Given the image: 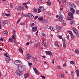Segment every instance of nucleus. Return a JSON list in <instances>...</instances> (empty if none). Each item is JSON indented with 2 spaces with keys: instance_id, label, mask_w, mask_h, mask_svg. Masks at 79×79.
<instances>
[{
  "instance_id": "1",
  "label": "nucleus",
  "mask_w": 79,
  "mask_h": 79,
  "mask_svg": "<svg viewBox=\"0 0 79 79\" xmlns=\"http://www.w3.org/2000/svg\"><path fill=\"white\" fill-rule=\"evenodd\" d=\"M18 71H23L24 70V67L23 65H19L17 67Z\"/></svg>"
},
{
  "instance_id": "2",
  "label": "nucleus",
  "mask_w": 79,
  "mask_h": 79,
  "mask_svg": "<svg viewBox=\"0 0 79 79\" xmlns=\"http://www.w3.org/2000/svg\"><path fill=\"white\" fill-rule=\"evenodd\" d=\"M18 71H23L24 70V67L23 65H19L17 67Z\"/></svg>"
},
{
  "instance_id": "3",
  "label": "nucleus",
  "mask_w": 79,
  "mask_h": 79,
  "mask_svg": "<svg viewBox=\"0 0 79 79\" xmlns=\"http://www.w3.org/2000/svg\"><path fill=\"white\" fill-rule=\"evenodd\" d=\"M14 63L17 66H19L21 64V62L19 60H17L14 62Z\"/></svg>"
},
{
  "instance_id": "4",
  "label": "nucleus",
  "mask_w": 79,
  "mask_h": 79,
  "mask_svg": "<svg viewBox=\"0 0 79 79\" xmlns=\"http://www.w3.org/2000/svg\"><path fill=\"white\" fill-rule=\"evenodd\" d=\"M22 71L20 70H17L15 72V73L17 76H22Z\"/></svg>"
},
{
  "instance_id": "5",
  "label": "nucleus",
  "mask_w": 79,
  "mask_h": 79,
  "mask_svg": "<svg viewBox=\"0 0 79 79\" xmlns=\"http://www.w3.org/2000/svg\"><path fill=\"white\" fill-rule=\"evenodd\" d=\"M10 60H11V59L9 56H7L6 57V61L7 63H8Z\"/></svg>"
},
{
  "instance_id": "6",
  "label": "nucleus",
  "mask_w": 79,
  "mask_h": 79,
  "mask_svg": "<svg viewBox=\"0 0 79 79\" xmlns=\"http://www.w3.org/2000/svg\"><path fill=\"white\" fill-rule=\"evenodd\" d=\"M59 19L60 22H63L64 21L63 19V16L62 15H60L59 17Z\"/></svg>"
},
{
  "instance_id": "7",
  "label": "nucleus",
  "mask_w": 79,
  "mask_h": 79,
  "mask_svg": "<svg viewBox=\"0 0 79 79\" xmlns=\"http://www.w3.org/2000/svg\"><path fill=\"white\" fill-rule=\"evenodd\" d=\"M74 33H75L76 35H77V37H79V34H78V31L77 30H73Z\"/></svg>"
},
{
  "instance_id": "8",
  "label": "nucleus",
  "mask_w": 79,
  "mask_h": 79,
  "mask_svg": "<svg viewBox=\"0 0 79 79\" xmlns=\"http://www.w3.org/2000/svg\"><path fill=\"white\" fill-rule=\"evenodd\" d=\"M28 17H29V18H34V15H33L31 13H28Z\"/></svg>"
},
{
  "instance_id": "9",
  "label": "nucleus",
  "mask_w": 79,
  "mask_h": 79,
  "mask_svg": "<svg viewBox=\"0 0 79 79\" xmlns=\"http://www.w3.org/2000/svg\"><path fill=\"white\" fill-rule=\"evenodd\" d=\"M33 70L34 71L35 73L36 74H39V72H38V71L36 69V68H33Z\"/></svg>"
},
{
  "instance_id": "10",
  "label": "nucleus",
  "mask_w": 79,
  "mask_h": 79,
  "mask_svg": "<svg viewBox=\"0 0 79 79\" xmlns=\"http://www.w3.org/2000/svg\"><path fill=\"white\" fill-rule=\"evenodd\" d=\"M2 23H4L6 24H10V23L8 22V21L6 20H3Z\"/></svg>"
},
{
  "instance_id": "11",
  "label": "nucleus",
  "mask_w": 79,
  "mask_h": 79,
  "mask_svg": "<svg viewBox=\"0 0 79 79\" xmlns=\"http://www.w3.org/2000/svg\"><path fill=\"white\" fill-rule=\"evenodd\" d=\"M46 53L47 54V55H49L50 56H52V53L50 51H46Z\"/></svg>"
},
{
  "instance_id": "12",
  "label": "nucleus",
  "mask_w": 79,
  "mask_h": 79,
  "mask_svg": "<svg viewBox=\"0 0 79 79\" xmlns=\"http://www.w3.org/2000/svg\"><path fill=\"white\" fill-rule=\"evenodd\" d=\"M56 29H58V30H61V27L59 26H57L56 27Z\"/></svg>"
},
{
  "instance_id": "13",
  "label": "nucleus",
  "mask_w": 79,
  "mask_h": 79,
  "mask_svg": "<svg viewBox=\"0 0 79 79\" xmlns=\"http://www.w3.org/2000/svg\"><path fill=\"white\" fill-rule=\"evenodd\" d=\"M16 37V35L13 34L12 35V39H13L14 40H15Z\"/></svg>"
},
{
  "instance_id": "14",
  "label": "nucleus",
  "mask_w": 79,
  "mask_h": 79,
  "mask_svg": "<svg viewBox=\"0 0 79 79\" xmlns=\"http://www.w3.org/2000/svg\"><path fill=\"white\" fill-rule=\"evenodd\" d=\"M39 8L40 9V10H41V11L44 10V7L42 6H40L39 7Z\"/></svg>"
},
{
  "instance_id": "15",
  "label": "nucleus",
  "mask_w": 79,
  "mask_h": 79,
  "mask_svg": "<svg viewBox=\"0 0 79 79\" xmlns=\"http://www.w3.org/2000/svg\"><path fill=\"white\" fill-rule=\"evenodd\" d=\"M73 18H74V17H73V16H71L69 17H68L67 19L68 20H71V19H73Z\"/></svg>"
},
{
  "instance_id": "16",
  "label": "nucleus",
  "mask_w": 79,
  "mask_h": 79,
  "mask_svg": "<svg viewBox=\"0 0 79 79\" xmlns=\"http://www.w3.org/2000/svg\"><path fill=\"white\" fill-rule=\"evenodd\" d=\"M70 10L71 11H72V13H75V10L73 8L70 7Z\"/></svg>"
},
{
  "instance_id": "17",
  "label": "nucleus",
  "mask_w": 79,
  "mask_h": 79,
  "mask_svg": "<svg viewBox=\"0 0 79 79\" xmlns=\"http://www.w3.org/2000/svg\"><path fill=\"white\" fill-rule=\"evenodd\" d=\"M44 19V18L42 17H39L38 19V20H39V21H42V20H43Z\"/></svg>"
},
{
  "instance_id": "18",
  "label": "nucleus",
  "mask_w": 79,
  "mask_h": 79,
  "mask_svg": "<svg viewBox=\"0 0 79 79\" xmlns=\"http://www.w3.org/2000/svg\"><path fill=\"white\" fill-rule=\"evenodd\" d=\"M18 9L19 10H20V11H21V10H23L24 8L21 6H19L18 7Z\"/></svg>"
},
{
  "instance_id": "19",
  "label": "nucleus",
  "mask_w": 79,
  "mask_h": 79,
  "mask_svg": "<svg viewBox=\"0 0 79 79\" xmlns=\"http://www.w3.org/2000/svg\"><path fill=\"white\" fill-rule=\"evenodd\" d=\"M28 75H28V73H27L25 74L24 75V77L25 79H26V78H27V77H28Z\"/></svg>"
},
{
  "instance_id": "20",
  "label": "nucleus",
  "mask_w": 79,
  "mask_h": 79,
  "mask_svg": "<svg viewBox=\"0 0 79 79\" xmlns=\"http://www.w3.org/2000/svg\"><path fill=\"white\" fill-rule=\"evenodd\" d=\"M68 16H73V13H71L70 12H69L68 14Z\"/></svg>"
},
{
  "instance_id": "21",
  "label": "nucleus",
  "mask_w": 79,
  "mask_h": 79,
  "mask_svg": "<svg viewBox=\"0 0 79 79\" xmlns=\"http://www.w3.org/2000/svg\"><path fill=\"white\" fill-rule=\"evenodd\" d=\"M9 41L10 42H12L13 41V40L12 39V38H9Z\"/></svg>"
},
{
  "instance_id": "22",
  "label": "nucleus",
  "mask_w": 79,
  "mask_h": 79,
  "mask_svg": "<svg viewBox=\"0 0 79 79\" xmlns=\"http://www.w3.org/2000/svg\"><path fill=\"white\" fill-rule=\"evenodd\" d=\"M19 51L21 53H23V51L22 49L21 48H19Z\"/></svg>"
},
{
  "instance_id": "23",
  "label": "nucleus",
  "mask_w": 79,
  "mask_h": 79,
  "mask_svg": "<svg viewBox=\"0 0 79 79\" xmlns=\"http://www.w3.org/2000/svg\"><path fill=\"white\" fill-rule=\"evenodd\" d=\"M32 58H33V60H34V61H37V59L35 57H32Z\"/></svg>"
},
{
  "instance_id": "24",
  "label": "nucleus",
  "mask_w": 79,
  "mask_h": 79,
  "mask_svg": "<svg viewBox=\"0 0 79 79\" xmlns=\"http://www.w3.org/2000/svg\"><path fill=\"white\" fill-rule=\"evenodd\" d=\"M55 45H56V46L58 48H59V47H60L59 45H58V42H56Z\"/></svg>"
},
{
  "instance_id": "25",
  "label": "nucleus",
  "mask_w": 79,
  "mask_h": 79,
  "mask_svg": "<svg viewBox=\"0 0 79 79\" xmlns=\"http://www.w3.org/2000/svg\"><path fill=\"white\" fill-rule=\"evenodd\" d=\"M68 4H69V6H71L72 7H73V4H71L70 2H69L68 3Z\"/></svg>"
},
{
  "instance_id": "26",
  "label": "nucleus",
  "mask_w": 79,
  "mask_h": 79,
  "mask_svg": "<svg viewBox=\"0 0 79 79\" xmlns=\"http://www.w3.org/2000/svg\"><path fill=\"white\" fill-rule=\"evenodd\" d=\"M32 29V30H37V27H33Z\"/></svg>"
},
{
  "instance_id": "27",
  "label": "nucleus",
  "mask_w": 79,
  "mask_h": 79,
  "mask_svg": "<svg viewBox=\"0 0 79 79\" xmlns=\"http://www.w3.org/2000/svg\"><path fill=\"white\" fill-rule=\"evenodd\" d=\"M46 3L48 5H49V6H50V5H51V2L49 1L47 2Z\"/></svg>"
},
{
  "instance_id": "28",
  "label": "nucleus",
  "mask_w": 79,
  "mask_h": 79,
  "mask_svg": "<svg viewBox=\"0 0 79 79\" xmlns=\"http://www.w3.org/2000/svg\"><path fill=\"white\" fill-rule=\"evenodd\" d=\"M50 29V30H55V29H54V28L50 26L49 27Z\"/></svg>"
},
{
  "instance_id": "29",
  "label": "nucleus",
  "mask_w": 79,
  "mask_h": 79,
  "mask_svg": "<svg viewBox=\"0 0 79 79\" xmlns=\"http://www.w3.org/2000/svg\"><path fill=\"white\" fill-rule=\"evenodd\" d=\"M75 52L76 53H79V50L78 49H76L75 50Z\"/></svg>"
},
{
  "instance_id": "30",
  "label": "nucleus",
  "mask_w": 79,
  "mask_h": 79,
  "mask_svg": "<svg viewBox=\"0 0 79 79\" xmlns=\"http://www.w3.org/2000/svg\"><path fill=\"white\" fill-rule=\"evenodd\" d=\"M34 25H35V24H34V23H32L30 25V26L31 27H33V26H34Z\"/></svg>"
},
{
  "instance_id": "31",
  "label": "nucleus",
  "mask_w": 79,
  "mask_h": 79,
  "mask_svg": "<svg viewBox=\"0 0 79 79\" xmlns=\"http://www.w3.org/2000/svg\"><path fill=\"white\" fill-rule=\"evenodd\" d=\"M71 37L72 38V39H74V36L73 35V34H71V35H70Z\"/></svg>"
},
{
  "instance_id": "32",
  "label": "nucleus",
  "mask_w": 79,
  "mask_h": 79,
  "mask_svg": "<svg viewBox=\"0 0 79 79\" xmlns=\"http://www.w3.org/2000/svg\"><path fill=\"white\" fill-rule=\"evenodd\" d=\"M62 1L64 5H66V1L65 0H62Z\"/></svg>"
},
{
  "instance_id": "33",
  "label": "nucleus",
  "mask_w": 79,
  "mask_h": 79,
  "mask_svg": "<svg viewBox=\"0 0 79 79\" xmlns=\"http://www.w3.org/2000/svg\"><path fill=\"white\" fill-rule=\"evenodd\" d=\"M70 63L71 64H75V62H74L73 61H71L70 62Z\"/></svg>"
},
{
  "instance_id": "34",
  "label": "nucleus",
  "mask_w": 79,
  "mask_h": 79,
  "mask_svg": "<svg viewBox=\"0 0 79 79\" xmlns=\"http://www.w3.org/2000/svg\"><path fill=\"white\" fill-rule=\"evenodd\" d=\"M66 44H65V43H64L63 44V46L64 47V48H66Z\"/></svg>"
},
{
  "instance_id": "35",
  "label": "nucleus",
  "mask_w": 79,
  "mask_h": 79,
  "mask_svg": "<svg viewBox=\"0 0 79 79\" xmlns=\"http://www.w3.org/2000/svg\"><path fill=\"white\" fill-rule=\"evenodd\" d=\"M42 36H43V37H45L46 36V35L44 33H42L41 34Z\"/></svg>"
},
{
  "instance_id": "36",
  "label": "nucleus",
  "mask_w": 79,
  "mask_h": 79,
  "mask_svg": "<svg viewBox=\"0 0 79 79\" xmlns=\"http://www.w3.org/2000/svg\"><path fill=\"white\" fill-rule=\"evenodd\" d=\"M58 37L60 39H63V37H62V36H61V35H58Z\"/></svg>"
},
{
  "instance_id": "37",
  "label": "nucleus",
  "mask_w": 79,
  "mask_h": 79,
  "mask_svg": "<svg viewBox=\"0 0 79 79\" xmlns=\"http://www.w3.org/2000/svg\"><path fill=\"white\" fill-rule=\"evenodd\" d=\"M27 56H28V57H29V58L31 57V55H30L29 54H27Z\"/></svg>"
},
{
  "instance_id": "38",
  "label": "nucleus",
  "mask_w": 79,
  "mask_h": 79,
  "mask_svg": "<svg viewBox=\"0 0 79 79\" xmlns=\"http://www.w3.org/2000/svg\"><path fill=\"white\" fill-rule=\"evenodd\" d=\"M67 32H69V34H70V35H71V34H73V33L72 32H71V31H68Z\"/></svg>"
},
{
  "instance_id": "39",
  "label": "nucleus",
  "mask_w": 79,
  "mask_h": 79,
  "mask_svg": "<svg viewBox=\"0 0 79 79\" xmlns=\"http://www.w3.org/2000/svg\"><path fill=\"white\" fill-rule=\"evenodd\" d=\"M43 22L44 23H47V21L46 20L44 19L43 20Z\"/></svg>"
},
{
  "instance_id": "40",
  "label": "nucleus",
  "mask_w": 79,
  "mask_h": 79,
  "mask_svg": "<svg viewBox=\"0 0 79 79\" xmlns=\"http://www.w3.org/2000/svg\"><path fill=\"white\" fill-rule=\"evenodd\" d=\"M13 6V4L12 3H10V6L11 7V8H12V7Z\"/></svg>"
},
{
  "instance_id": "41",
  "label": "nucleus",
  "mask_w": 79,
  "mask_h": 79,
  "mask_svg": "<svg viewBox=\"0 0 79 79\" xmlns=\"http://www.w3.org/2000/svg\"><path fill=\"white\" fill-rule=\"evenodd\" d=\"M33 10L35 12H37V9L35 8H34Z\"/></svg>"
},
{
  "instance_id": "42",
  "label": "nucleus",
  "mask_w": 79,
  "mask_h": 79,
  "mask_svg": "<svg viewBox=\"0 0 79 79\" xmlns=\"http://www.w3.org/2000/svg\"><path fill=\"white\" fill-rule=\"evenodd\" d=\"M40 12H41V10H40V9H38V13H40Z\"/></svg>"
},
{
  "instance_id": "43",
  "label": "nucleus",
  "mask_w": 79,
  "mask_h": 79,
  "mask_svg": "<svg viewBox=\"0 0 79 79\" xmlns=\"http://www.w3.org/2000/svg\"><path fill=\"white\" fill-rule=\"evenodd\" d=\"M76 13L78 14V15H79V10H77V11H76Z\"/></svg>"
},
{
  "instance_id": "44",
  "label": "nucleus",
  "mask_w": 79,
  "mask_h": 79,
  "mask_svg": "<svg viewBox=\"0 0 79 79\" xmlns=\"http://www.w3.org/2000/svg\"><path fill=\"white\" fill-rule=\"evenodd\" d=\"M73 23H74V21L73 20H72L71 21H70V23L71 24H73Z\"/></svg>"
},
{
  "instance_id": "45",
  "label": "nucleus",
  "mask_w": 79,
  "mask_h": 79,
  "mask_svg": "<svg viewBox=\"0 0 79 79\" xmlns=\"http://www.w3.org/2000/svg\"><path fill=\"white\" fill-rule=\"evenodd\" d=\"M37 18H38V16H35L34 18L35 20H36V19H37Z\"/></svg>"
},
{
  "instance_id": "46",
  "label": "nucleus",
  "mask_w": 79,
  "mask_h": 79,
  "mask_svg": "<svg viewBox=\"0 0 79 79\" xmlns=\"http://www.w3.org/2000/svg\"><path fill=\"white\" fill-rule=\"evenodd\" d=\"M6 16H10V14H5Z\"/></svg>"
},
{
  "instance_id": "47",
  "label": "nucleus",
  "mask_w": 79,
  "mask_h": 79,
  "mask_svg": "<svg viewBox=\"0 0 79 79\" xmlns=\"http://www.w3.org/2000/svg\"><path fill=\"white\" fill-rule=\"evenodd\" d=\"M29 66H31V65H32V63H28Z\"/></svg>"
},
{
  "instance_id": "48",
  "label": "nucleus",
  "mask_w": 79,
  "mask_h": 79,
  "mask_svg": "<svg viewBox=\"0 0 79 79\" xmlns=\"http://www.w3.org/2000/svg\"><path fill=\"white\" fill-rule=\"evenodd\" d=\"M22 17H24V16H25V14H22V16H21Z\"/></svg>"
},
{
  "instance_id": "49",
  "label": "nucleus",
  "mask_w": 79,
  "mask_h": 79,
  "mask_svg": "<svg viewBox=\"0 0 79 79\" xmlns=\"http://www.w3.org/2000/svg\"><path fill=\"white\" fill-rule=\"evenodd\" d=\"M16 34V31L15 30H14L13 31V35H15Z\"/></svg>"
},
{
  "instance_id": "50",
  "label": "nucleus",
  "mask_w": 79,
  "mask_h": 79,
  "mask_svg": "<svg viewBox=\"0 0 79 79\" xmlns=\"http://www.w3.org/2000/svg\"><path fill=\"white\" fill-rule=\"evenodd\" d=\"M0 40L3 42V39L2 38H1V39H0Z\"/></svg>"
},
{
  "instance_id": "51",
  "label": "nucleus",
  "mask_w": 79,
  "mask_h": 79,
  "mask_svg": "<svg viewBox=\"0 0 79 79\" xmlns=\"http://www.w3.org/2000/svg\"><path fill=\"white\" fill-rule=\"evenodd\" d=\"M76 73H79V70L77 69L76 71Z\"/></svg>"
},
{
  "instance_id": "52",
  "label": "nucleus",
  "mask_w": 79,
  "mask_h": 79,
  "mask_svg": "<svg viewBox=\"0 0 79 79\" xmlns=\"http://www.w3.org/2000/svg\"><path fill=\"white\" fill-rule=\"evenodd\" d=\"M4 34H8V32L7 31H4Z\"/></svg>"
},
{
  "instance_id": "53",
  "label": "nucleus",
  "mask_w": 79,
  "mask_h": 79,
  "mask_svg": "<svg viewBox=\"0 0 79 79\" xmlns=\"http://www.w3.org/2000/svg\"><path fill=\"white\" fill-rule=\"evenodd\" d=\"M13 42L14 44H18V42H17L16 41H14Z\"/></svg>"
},
{
  "instance_id": "54",
  "label": "nucleus",
  "mask_w": 79,
  "mask_h": 79,
  "mask_svg": "<svg viewBox=\"0 0 79 79\" xmlns=\"http://www.w3.org/2000/svg\"><path fill=\"white\" fill-rule=\"evenodd\" d=\"M62 41L63 42H66V40H65L64 39H62Z\"/></svg>"
},
{
  "instance_id": "55",
  "label": "nucleus",
  "mask_w": 79,
  "mask_h": 79,
  "mask_svg": "<svg viewBox=\"0 0 79 79\" xmlns=\"http://www.w3.org/2000/svg\"><path fill=\"white\" fill-rule=\"evenodd\" d=\"M61 76L62 78H63V77H64V75H63V74H62L61 75Z\"/></svg>"
},
{
  "instance_id": "56",
  "label": "nucleus",
  "mask_w": 79,
  "mask_h": 79,
  "mask_svg": "<svg viewBox=\"0 0 79 79\" xmlns=\"http://www.w3.org/2000/svg\"><path fill=\"white\" fill-rule=\"evenodd\" d=\"M2 16H3V17H5V16L6 15L5 14H2Z\"/></svg>"
},
{
  "instance_id": "57",
  "label": "nucleus",
  "mask_w": 79,
  "mask_h": 79,
  "mask_svg": "<svg viewBox=\"0 0 79 79\" xmlns=\"http://www.w3.org/2000/svg\"><path fill=\"white\" fill-rule=\"evenodd\" d=\"M4 56H6V57L7 56H8V55H7V54L6 53L4 54Z\"/></svg>"
},
{
  "instance_id": "58",
  "label": "nucleus",
  "mask_w": 79,
  "mask_h": 79,
  "mask_svg": "<svg viewBox=\"0 0 79 79\" xmlns=\"http://www.w3.org/2000/svg\"><path fill=\"white\" fill-rule=\"evenodd\" d=\"M41 77H42V79H45V76H42Z\"/></svg>"
},
{
  "instance_id": "59",
  "label": "nucleus",
  "mask_w": 79,
  "mask_h": 79,
  "mask_svg": "<svg viewBox=\"0 0 79 79\" xmlns=\"http://www.w3.org/2000/svg\"><path fill=\"white\" fill-rule=\"evenodd\" d=\"M28 16H29V14H28V15H25V17H26V18H27V17H28Z\"/></svg>"
},
{
  "instance_id": "60",
  "label": "nucleus",
  "mask_w": 79,
  "mask_h": 79,
  "mask_svg": "<svg viewBox=\"0 0 79 79\" xmlns=\"http://www.w3.org/2000/svg\"><path fill=\"white\" fill-rule=\"evenodd\" d=\"M54 32H58V30H56L55 31H54Z\"/></svg>"
},
{
  "instance_id": "61",
  "label": "nucleus",
  "mask_w": 79,
  "mask_h": 79,
  "mask_svg": "<svg viewBox=\"0 0 79 79\" xmlns=\"http://www.w3.org/2000/svg\"><path fill=\"white\" fill-rule=\"evenodd\" d=\"M29 45V43L28 42L26 44V45Z\"/></svg>"
},
{
  "instance_id": "62",
  "label": "nucleus",
  "mask_w": 79,
  "mask_h": 79,
  "mask_svg": "<svg viewBox=\"0 0 79 79\" xmlns=\"http://www.w3.org/2000/svg\"><path fill=\"white\" fill-rule=\"evenodd\" d=\"M77 76L78 77H79V73H77Z\"/></svg>"
},
{
  "instance_id": "63",
  "label": "nucleus",
  "mask_w": 79,
  "mask_h": 79,
  "mask_svg": "<svg viewBox=\"0 0 79 79\" xmlns=\"http://www.w3.org/2000/svg\"><path fill=\"white\" fill-rule=\"evenodd\" d=\"M57 68H58V69H61V67H58Z\"/></svg>"
},
{
  "instance_id": "64",
  "label": "nucleus",
  "mask_w": 79,
  "mask_h": 79,
  "mask_svg": "<svg viewBox=\"0 0 79 79\" xmlns=\"http://www.w3.org/2000/svg\"><path fill=\"white\" fill-rule=\"evenodd\" d=\"M2 26H5V23L2 22Z\"/></svg>"
}]
</instances>
